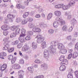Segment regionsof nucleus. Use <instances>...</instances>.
<instances>
[{"label": "nucleus", "instance_id": "f257e3e1", "mask_svg": "<svg viewBox=\"0 0 78 78\" xmlns=\"http://www.w3.org/2000/svg\"><path fill=\"white\" fill-rule=\"evenodd\" d=\"M58 43L56 42L52 41L51 44V46L49 48V50H50V53H55L56 51V48H55V46L58 45Z\"/></svg>", "mask_w": 78, "mask_h": 78}, {"label": "nucleus", "instance_id": "f03ea898", "mask_svg": "<svg viewBox=\"0 0 78 78\" xmlns=\"http://www.w3.org/2000/svg\"><path fill=\"white\" fill-rule=\"evenodd\" d=\"M37 38V42L38 44H41L42 42H43L44 41V38L42 37V35L38 34L35 37Z\"/></svg>", "mask_w": 78, "mask_h": 78}, {"label": "nucleus", "instance_id": "7ed1b4c3", "mask_svg": "<svg viewBox=\"0 0 78 78\" xmlns=\"http://www.w3.org/2000/svg\"><path fill=\"white\" fill-rule=\"evenodd\" d=\"M8 26L6 25H4L1 27L2 30H3L4 31L3 34L4 36H7V35L8 34V32L5 31L8 30Z\"/></svg>", "mask_w": 78, "mask_h": 78}, {"label": "nucleus", "instance_id": "20e7f679", "mask_svg": "<svg viewBox=\"0 0 78 78\" xmlns=\"http://www.w3.org/2000/svg\"><path fill=\"white\" fill-rule=\"evenodd\" d=\"M32 31L35 33H39L41 31V29L37 27V26H36L34 28L32 29Z\"/></svg>", "mask_w": 78, "mask_h": 78}, {"label": "nucleus", "instance_id": "39448f33", "mask_svg": "<svg viewBox=\"0 0 78 78\" xmlns=\"http://www.w3.org/2000/svg\"><path fill=\"white\" fill-rule=\"evenodd\" d=\"M44 57L45 59H48L49 57V54L48 51L46 49H45L44 51Z\"/></svg>", "mask_w": 78, "mask_h": 78}, {"label": "nucleus", "instance_id": "423d86ee", "mask_svg": "<svg viewBox=\"0 0 78 78\" xmlns=\"http://www.w3.org/2000/svg\"><path fill=\"white\" fill-rule=\"evenodd\" d=\"M58 48L60 50H64L65 49V46L64 45V44H62L60 43L58 45Z\"/></svg>", "mask_w": 78, "mask_h": 78}, {"label": "nucleus", "instance_id": "0eeeda50", "mask_svg": "<svg viewBox=\"0 0 78 78\" xmlns=\"http://www.w3.org/2000/svg\"><path fill=\"white\" fill-rule=\"evenodd\" d=\"M12 67L13 69H17V70H19V69H20L21 67L19 64L16 63L12 65Z\"/></svg>", "mask_w": 78, "mask_h": 78}, {"label": "nucleus", "instance_id": "6e6552de", "mask_svg": "<svg viewBox=\"0 0 78 78\" xmlns=\"http://www.w3.org/2000/svg\"><path fill=\"white\" fill-rule=\"evenodd\" d=\"M56 20L58 21L61 25H64L65 24V21L61 19V18H57L56 19Z\"/></svg>", "mask_w": 78, "mask_h": 78}, {"label": "nucleus", "instance_id": "1a4fd4ad", "mask_svg": "<svg viewBox=\"0 0 78 78\" xmlns=\"http://www.w3.org/2000/svg\"><path fill=\"white\" fill-rule=\"evenodd\" d=\"M25 36H23V35H20V37L18 39V40L20 42L23 43L25 42Z\"/></svg>", "mask_w": 78, "mask_h": 78}, {"label": "nucleus", "instance_id": "9d476101", "mask_svg": "<svg viewBox=\"0 0 78 78\" xmlns=\"http://www.w3.org/2000/svg\"><path fill=\"white\" fill-rule=\"evenodd\" d=\"M55 14L56 16H57V18H61L60 17V16H61V12L59 11H56L55 12Z\"/></svg>", "mask_w": 78, "mask_h": 78}, {"label": "nucleus", "instance_id": "9b49d317", "mask_svg": "<svg viewBox=\"0 0 78 78\" xmlns=\"http://www.w3.org/2000/svg\"><path fill=\"white\" fill-rule=\"evenodd\" d=\"M70 8V5L68 4V5H63L62 9L63 10H67V9H69Z\"/></svg>", "mask_w": 78, "mask_h": 78}, {"label": "nucleus", "instance_id": "f8f14e48", "mask_svg": "<svg viewBox=\"0 0 78 78\" xmlns=\"http://www.w3.org/2000/svg\"><path fill=\"white\" fill-rule=\"evenodd\" d=\"M6 67H7V65L5 64H3L1 68V71H4L6 69Z\"/></svg>", "mask_w": 78, "mask_h": 78}, {"label": "nucleus", "instance_id": "ddd939ff", "mask_svg": "<svg viewBox=\"0 0 78 78\" xmlns=\"http://www.w3.org/2000/svg\"><path fill=\"white\" fill-rule=\"evenodd\" d=\"M25 33H26V30L25 29L23 28L21 30V34L20 35L25 36Z\"/></svg>", "mask_w": 78, "mask_h": 78}, {"label": "nucleus", "instance_id": "4468645a", "mask_svg": "<svg viewBox=\"0 0 78 78\" xmlns=\"http://www.w3.org/2000/svg\"><path fill=\"white\" fill-rule=\"evenodd\" d=\"M53 25L55 28H57V27H58L59 26V21H55L54 22Z\"/></svg>", "mask_w": 78, "mask_h": 78}, {"label": "nucleus", "instance_id": "2eb2a0df", "mask_svg": "<svg viewBox=\"0 0 78 78\" xmlns=\"http://www.w3.org/2000/svg\"><path fill=\"white\" fill-rule=\"evenodd\" d=\"M75 1L71 0L68 5H69V6H73V5H75Z\"/></svg>", "mask_w": 78, "mask_h": 78}, {"label": "nucleus", "instance_id": "dca6fc26", "mask_svg": "<svg viewBox=\"0 0 78 78\" xmlns=\"http://www.w3.org/2000/svg\"><path fill=\"white\" fill-rule=\"evenodd\" d=\"M41 67H43L44 70H47L48 68V66L47 64L46 63H43L41 66Z\"/></svg>", "mask_w": 78, "mask_h": 78}, {"label": "nucleus", "instance_id": "f3484780", "mask_svg": "<svg viewBox=\"0 0 78 78\" xmlns=\"http://www.w3.org/2000/svg\"><path fill=\"white\" fill-rule=\"evenodd\" d=\"M6 45H5V47L3 48V49L4 50H8L9 48V45L8 44V43H5V44Z\"/></svg>", "mask_w": 78, "mask_h": 78}, {"label": "nucleus", "instance_id": "a211bd4d", "mask_svg": "<svg viewBox=\"0 0 78 78\" xmlns=\"http://www.w3.org/2000/svg\"><path fill=\"white\" fill-rule=\"evenodd\" d=\"M32 46L34 50L36 49L37 48V43L36 42H33L32 43Z\"/></svg>", "mask_w": 78, "mask_h": 78}, {"label": "nucleus", "instance_id": "6ab92c4d", "mask_svg": "<svg viewBox=\"0 0 78 78\" xmlns=\"http://www.w3.org/2000/svg\"><path fill=\"white\" fill-rule=\"evenodd\" d=\"M21 24L22 25H25L28 22V20H27V19H24L21 21Z\"/></svg>", "mask_w": 78, "mask_h": 78}, {"label": "nucleus", "instance_id": "aec40b11", "mask_svg": "<svg viewBox=\"0 0 78 78\" xmlns=\"http://www.w3.org/2000/svg\"><path fill=\"white\" fill-rule=\"evenodd\" d=\"M28 27L30 28H34L36 27L35 25L34 24L29 23L28 25Z\"/></svg>", "mask_w": 78, "mask_h": 78}, {"label": "nucleus", "instance_id": "412c9836", "mask_svg": "<svg viewBox=\"0 0 78 78\" xmlns=\"http://www.w3.org/2000/svg\"><path fill=\"white\" fill-rule=\"evenodd\" d=\"M78 56V52L76 51L74 52L73 54V59H75V58H76Z\"/></svg>", "mask_w": 78, "mask_h": 78}, {"label": "nucleus", "instance_id": "4be33fe9", "mask_svg": "<svg viewBox=\"0 0 78 78\" xmlns=\"http://www.w3.org/2000/svg\"><path fill=\"white\" fill-rule=\"evenodd\" d=\"M66 69V66L64 65H62L59 67V70L60 71H64Z\"/></svg>", "mask_w": 78, "mask_h": 78}, {"label": "nucleus", "instance_id": "5701e85b", "mask_svg": "<svg viewBox=\"0 0 78 78\" xmlns=\"http://www.w3.org/2000/svg\"><path fill=\"white\" fill-rule=\"evenodd\" d=\"M52 17H53V13L51 12L49 13L47 16L48 20L51 19V18H52Z\"/></svg>", "mask_w": 78, "mask_h": 78}, {"label": "nucleus", "instance_id": "b1692460", "mask_svg": "<svg viewBox=\"0 0 78 78\" xmlns=\"http://www.w3.org/2000/svg\"><path fill=\"white\" fill-rule=\"evenodd\" d=\"M9 37H6L3 39V41L5 42V43H9L10 42V41H8Z\"/></svg>", "mask_w": 78, "mask_h": 78}, {"label": "nucleus", "instance_id": "393cba45", "mask_svg": "<svg viewBox=\"0 0 78 78\" xmlns=\"http://www.w3.org/2000/svg\"><path fill=\"white\" fill-rule=\"evenodd\" d=\"M12 28L11 29L12 31H16L17 30V28H18V26H13L12 27Z\"/></svg>", "mask_w": 78, "mask_h": 78}, {"label": "nucleus", "instance_id": "a878e982", "mask_svg": "<svg viewBox=\"0 0 78 78\" xmlns=\"http://www.w3.org/2000/svg\"><path fill=\"white\" fill-rule=\"evenodd\" d=\"M67 30V26L66 25L63 26L62 28V31H66Z\"/></svg>", "mask_w": 78, "mask_h": 78}, {"label": "nucleus", "instance_id": "bb28decb", "mask_svg": "<svg viewBox=\"0 0 78 78\" xmlns=\"http://www.w3.org/2000/svg\"><path fill=\"white\" fill-rule=\"evenodd\" d=\"M28 70H29V71H30V73H33V72H34V69L33 68V67H29L28 68Z\"/></svg>", "mask_w": 78, "mask_h": 78}, {"label": "nucleus", "instance_id": "cd10ccee", "mask_svg": "<svg viewBox=\"0 0 78 78\" xmlns=\"http://www.w3.org/2000/svg\"><path fill=\"white\" fill-rule=\"evenodd\" d=\"M39 25L42 28H44L47 27V24H43V23H40Z\"/></svg>", "mask_w": 78, "mask_h": 78}, {"label": "nucleus", "instance_id": "c85d7f7f", "mask_svg": "<svg viewBox=\"0 0 78 78\" xmlns=\"http://www.w3.org/2000/svg\"><path fill=\"white\" fill-rule=\"evenodd\" d=\"M7 17L9 19H14L15 17V16L13 15H7Z\"/></svg>", "mask_w": 78, "mask_h": 78}, {"label": "nucleus", "instance_id": "c756f323", "mask_svg": "<svg viewBox=\"0 0 78 78\" xmlns=\"http://www.w3.org/2000/svg\"><path fill=\"white\" fill-rule=\"evenodd\" d=\"M41 47L42 48H45L46 47V42L44 41L41 44Z\"/></svg>", "mask_w": 78, "mask_h": 78}, {"label": "nucleus", "instance_id": "7c9ffc66", "mask_svg": "<svg viewBox=\"0 0 78 78\" xmlns=\"http://www.w3.org/2000/svg\"><path fill=\"white\" fill-rule=\"evenodd\" d=\"M22 18L20 17H18L16 19V22L17 23H19L22 22Z\"/></svg>", "mask_w": 78, "mask_h": 78}, {"label": "nucleus", "instance_id": "2f4dec72", "mask_svg": "<svg viewBox=\"0 0 78 78\" xmlns=\"http://www.w3.org/2000/svg\"><path fill=\"white\" fill-rule=\"evenodd\" d=\"M62 64H65V65H67L68 64V60L67 59H65L62 62Z\"/></svg>", "mask_w": 78, "mask_h": 78}, {"label": "nucleus", "instance_id": "473e14b6", "mask_svg": "<svg viewBox=\"0 0 78 78\" xmlns=\"http://www.w3.org/2000/svg\"><path fill=\"white\" fill-rule=\"evenodd\" d=\"M20 28L17 29L15 30V33L17 34H20Z\"/></svg>", "mask_w": 78, "mask_h": 78}, {"label": "nucleus", "instance_id": "72a5a7b5", "mask_svg": "<svg viewBox=\"0 0 78 78\" xmlns=\"http://www.w3.org/2000/svg\"><path fill=\"white\" fill-rule=\"evenodd\" d=\"M17 35V34L15 32H13L10 35V37H16Z\"/></svg>", "mask_w": 78, "mask_h": 78}, {"label": "nucleus", "instance_id": "f704fd0d", "mask_svg": "<svg viewBox=\"0 0 78 78\" xmlns=\"http://www.w3.org/2000/svg\"><path fill=\"white\" fill-rule=\"evenodd\" d=\"M65 59V57L64 56H61L60 57H59V60L60 61H63Z\"/></svg>", "mask_w": 78, "mask_h": 78}, {"label": "nucleus", "instance_id": "c9c22d12", "mask_svg": "<svg viewBox=\"0 0 78 78\" xmlns=\"http://www.w3.org/2000/svg\"><path fill=\"white\" fill-rule=\"evenodd\" d=\"M29 14V13L28 12H26L24 13L23 17L24 18H25L27 17H28Z\"/></svg>", "mask_w": 78, "mask_h": 78}, {"label": "nucleus", "instance_id": "e433bc0d", "mask_svg": "<svg viewBox=\"0 0 78 78\" xmlns=\"http://www.w3.org/2000/svg\"><path fill=\"white\" fill-rule=\"evenodd\" d=\"M22 45H23L22 43H20L18 44L17 47L18 48H22Z\"/></svg>", "mask_w": 78, "mask_h": 78}, {"label": "nucleus", "instance_id": "4c0bfd02", "mask_svg": "<svg viewBox=\"0 0 78 78\" xmlns=\"http://www.w3.org/2000/svg\"><path fill=\"white\" fill-rule=\"evenodd\" d=\"M16 7L18 9H20L22 7V6L20 4H17L16 5Z\"/></svg>", "mask_w": 78, "mask_h": 78}, {"label": "nucleus", "instance_id": "58836bf2", "mask_svg": "<svg viewBox=\"0 0 78 78\" xmlns=\"http://www.w3.org/2000/svg\"><path fill=\"white\" fill-rule=\"evenodd\" d=\"M76 20H75V19H73L72 20H71V22H72V27H73L74 26V24H73V23H75L76 22Z\"/></svg>", "mask_w": 78, "mask_h": 78}, {"label": "nucleus", "instance_id": "ea45409f", "mask_svg": "<svg viewBox=\"0 0 78 78\" xmlns=\"http://www.w3.org/2000/svg\"><path fill=\"white\" fill-rule=\"evenodd\" d=\"M48 32L49 34H51L54 33V30H53L52 29L49 30H48Z\"/></svg>", "mask_w": 78, "mask_h": 78}, {"label": "nucleus", "instance_id": "a19ab883", "mask_svg": "<svg viewBox=\"0 0 78 78\" xmlns=\"http://www.w3.org/2000/svg\"><path fill=\"white\" fill-rule=\"evenodd\" d=\"M14 48H12L8 50V51L9 53H11V52H12L13 51H14Z\"/></svg>", "mask_w": 78, "mask_h": 78}, {"label": "nucleus", "instance_id": "79ce46f5", "mask_svg": "<svg viewBox=\"0 0 78 78\" xmlns=\"http://www.w3.org/2000/svg\"><path fill=\"white\" fill-rule=\"evenodd\" d=\"M31 37H30V36H27L25 38V39H26V41H29L30 40H31Z\"/></svg>", "mask_w": 78, "mask_h": 78}, {"label": "nucleus", "instance_id": "37998d69", "mask_svg": "<svg viewBox=\"0 0 78 78\" xmlns=\"http://www.w3.org/2000/svg\"><path fill=\"white\" fill-rule=\"evenodd\" d=\"M73 55V54H72V53H70L69 54L68 56V59H70L72 58V57Z\"/></svg>", "mask_w": 78, "mask_h": 78}, {"label": "nucleus", "instance_id": "c03bdc74", "mask_svg": "<svg viewBox=\"0 0 78 78\" xmlns=\"http://www.w3.org/2000/svg\"><path fill=\"white\" fill-rule=\"evenodd\" d=\"M68 78H73V75L72 74L69 73L67 76Z\"/></svg>", "mask_w": 78, "mask_h": 78}, {"label": "nucleus", "instance_id": "a18cd8bd", "mask_svg": "<svg viewBox=\"0 0 78 78\" xmlns=\"http://www.w3.org/2000/svg\"><path fill=\"white\" fill-rule=\"evenodd\" d=\"M35 63H37V64H40V63L41 62V61L38 59H37L35 60Z\"/></svg>", "mask_w": 78, "mask_h": 78}, {"label": "nucleus", "instance_id": "49530a36", "mask_svg": "<svg viewBox=\"0 0 78 78\" xmlns=\"http://www.w3.org/2000/svg\"><path fill=\"white\" fill-rule=\"evenodd\" d=\"M8 59L9 60H12L13 59V56L12 55H10L8 56Z\"/></svg>", "mask_w": 78, "mask_h": 78}, {"label": "nucleus", "instance_id": "de8ad7c7", "mask_svg": "<svg viewBox=\"0 0 78 78\" xmlns=\"http://www.w3.org/2000/svg\"><path fill=\"white\" fill-rule=\"evenodd\" d=\"M18 73H19V74H20V75H23V73H24V71H23V70H21L19 71L18 72Z\"/></svg>", "mask_w": 78, "mask_h": 78}, {"label": "nucleus", "instance_id": "09e8293b", "mask_svg": "<svg viewBox=\"0 0 78 78\" xmlns=\"http://www.w3.org/2000/svg\"><path fill=\"white\" fill-rule=\"evenodd\" d=\"M16 60V57H14V58L12 59L11 62L12 64H14Z\"/></svg>", "mask_w": 78, "mask_h": 78}, {"label": "nucleus", "instance_id": "8fccbe9b", "mask_svg": "<svg viewBox=\"0 0 78 78\" xmlns=\"http://www.w3.org/2000/svg\"><path fill=\"white\" fill-rule=\"evenodd\" d=\"M27 19V21L28 20V21H29L30 22H32V21L33 20V19L31 18H28Z\"/></svg>", "mask_w": 78, "mask_h": 78}, {"label": "nucleus", "instance_id": "3c124183", "mask_svg": "<svg viewBox=\"0 0 78 78\" xmlns=\"http://www.w3.org/2000/svg\"><path fill=\"white\" fill-rule=\"evenodd\" d=\"M24 46L25 47V48H26V51H28V50H30V47L29 46L26 45H24Z\"/></svg>", "mask_w": 78, "mask_h": 78}, {"label": "nucleus", "instance_id": "603ef678", "mask_svg": "<svg viewBox=\"0 0 78 78\" xmlns=\"http://www.w3.org/2000/svg\"><path fill=\"white\" fill-rule=\"evenodd\" d=\"M75 75L76 77L77 78H78V71H76L75 72Z\"/></svg>", "mask_w": 78, "mask_h": 78}, {"label": "nucleus", "instance_id": "864d4df0", "mask_svg": "<svg viewBox=\"0 0 78 78\" xmlns=\"http://www.w3.org/2000/svg\"><path fill=\"white\" fill-rule=\"evenodd\" d=\"M20 63L21 64H24V61L23 60V59H20Z\"/></svg>", "mask_w": 78, "mask_h": 78}, {"label": "nucleus", "instance_id": "5fc2aeb1", "mask_svg": "<svg viewBox=\"0 0 78 78\" xmlns=\"http://www.w3.org/2000/svg\"><path fill=\"white\" fill-rule=\"evenodd\" d=\"M69 74H72L73 73V70L72 69H70L69 70Z\"/></svg>", "mask_w": 78, "mask_h": 78}, {"label": "nucleus", "instance_id": "6e6d98bb", "mask_svg": "<svg viewBox=\"0 0 78 78\" xmlns=\"http://www.w3.org/2000/svg\"><path fill=\"white\" fill-rule=\"evenodd\" d=\"M28 34L29 36H31L33 34V33L31 31H28Z\"/></svg>", "mask_w": 78, "mask_h": 78}, {"label": "nucleus", "instance_id": "4d7b16f0", "mask_svg": "<svg viewBox=\"0 0 78 78\" xmlns=\"http://www.w3.org/2000/svg\"><path fill=\"white\" fill-rule=\"evenodd\" d=\"M22 51H27V50H26V48H25V46H23L22 49Z\"/></svg>", "mask_w": 78, "mask_h": 78}, {"label": "nucleus", "instance_id": "13d9d810", "mask_svg": "<svg viewBox=\"0 0 78 78\" xmlns=\"http://www.w3.org/2000/svg\"><path fill=\"white\" fill-rule=\"evenodd\" d=\"M9 22V19H6L4 21V23H7V22Z\"/></svg>", "mask_w": 78, "mask_h": 78}, {"label": "nucleus", "instance_id": "bf43d9fd", "mask_svg": "<svg viewBox=\"0 0 78 78\" xmlns=\"http://www.w3.org/2000/svg\"><path fill=\"white\" fill-rule=\"evenodd\" d=\"M62 50V51H63V52H62V53L65 54V53H67V50L66 49H63Z\"/></svg>", "mask_w": 78, "mask_h": 78}, {"label": "nucleus", "instance_id": "052dcab7", "mask_svg": "<svg viewBox=\"0 0 78 78\" xmlns=\"http://www.w3.org/2000/svg\"><path fill=\"white\" fill-rule=\"evenodd\" d=\"M72 27H71L69 29V32H71V31H72V30H73V28H72Z\"/></svg>", "mask_w": 78, "mask_h": 78}, {"label": "nucleus", "instance_id": "680f3d73", "mask_svg": "<svg viewBox=\"0 0 78 78\" xmlns=\"http://www.w3.org/2000/svg\"><path fill=\"white\" fill-rule=\"evenodd\" d=\"M67 38L70 41V40H72V36H69L67 37Z\"/></svg>", "mask_w": 78, "mask_h": 78}, {"label": "nucleus", "instance_id": "e2e57ef3", "mask_svg": "<svg viewBox=\"0 0 78 78\" xmlns=\"http://www.w3.org/2000/svg\"><path fill=\"white\" fill-rule=\"evenodd\" d=\"M43 11H44V10L42 9L41 8H40L39 9V12H43Z\"/></svg>", "mask_w": 78, "mask_h": 78}, {"label": "nucleus", "instance_id": "0e129e2a", "mask_svg": "<svg viewBox=\"0 0 78 78\" xmlns=\"http://www.w3.org/2000/svg\"><path fill=\"white\" fill-rule=\"evenodd\" d=\"M6 56V53L5 52H2V56Z\"/></svg>", "mask_w": 78, "mask_h": 78}, {"label": "nucleus", "instance_id": "69168bd1", "mask_svg": "<svg viewBox=\"0 0 78 78\" xmlns=\"http://www.w3.org/2000/svg\"><path fill=\"white\" fill-rule=\"evenodd\" d=\"M71 17L72 16H71V15L69 14L68 16V20H70V19H71Z\"/></svg>", "mask_w": 78, "mask_h": 78}, {"label": "nucleus", "instance_id": "338daca9", "mask_svg": "<svg viewBox=\"0 0 78 78\" xmlns=\"http://www.w3.org/2000/svg\"><path fill=\"white\" fill-rule=\"evenodd\" d=\"M59 5V8H62L63 6V4H58Z\"/></svg>", "mask_w": 78, "mask_h": 78}, {"label": "nucleus", "instance_id": "774afa93", "mask_svg": "<svg viewBox=\"0 0 78 78\" xmlns=\"http://www.w3.org/2000/svg\"><path fill=\"white\" fill-rule=\"evenodd\" d=\"M36 18H39L41 17V15L39 14H37L36 16H35Z\"/></svg>", "mask_w": 78, "mask_h": 78}]
</instances>
